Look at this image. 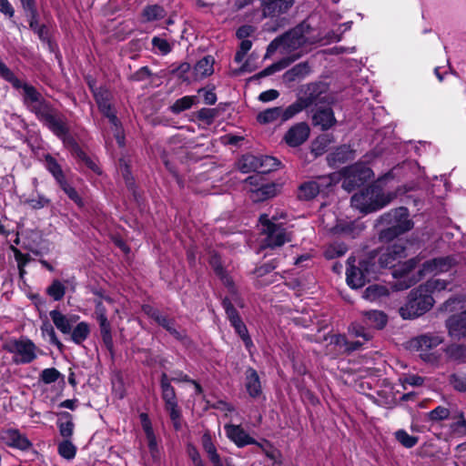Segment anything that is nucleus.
Returning a JSON list of instances; mask_svg holds the SVG:
<instances>
[{"mask_svg": "<svg viewBox=\"0 0 466 466\" xmlns=\"http://www.w3.org/2000/svg\"><path fill=\"white\" fill-rule=\"evenodd\" d=\"M421 259L422 258L420 256L412 258L401 263L393 271V278L396 279L391 286L393 290L407 289L420 281L424 276L447 272L456 264L455 258L451 256L435 258L423 262L421 268L417 273H413V270L421 262Z\"/></svg>", "mask_w": 466, "mask_h": 466, "instance_id": "obj_1", "label": "nucleus"}, {"mask_svg": "<svg viewBox=\"0 0 466 466\" xmlns=\"http://www.w3.org/2000/svg\"><path fill=\"white\" fill-rule=\"evenodd\" d=\"M328 86L322 82L308 84L301 97L313 113L312 116H334L331 96L328 94Z\"/></svg>", "mask_w": 466, "mask_h": 466, "instance_id": "obj_2", "label": "nucleus"}, {"mask_svg": "<svg viewBox=\"0 0 466 466\" xmlns=\"http://www.w3.org/2000/svg\"><path fill=\"white\" fill-rule=\"evenodd\" d=\"M391 199L390 194H384L379 187L371 186L354 194L351 197V205L361 212L370 213L382 208Z\"/></svg>", "mask_w": 466, "mask_h": 466, "instance_id": "obj_3", "label": "nucleus"}, {"mask_svg": "<svg viewBox=\"0 0 466 466\" xmlns=\"http://www.w3.org/2000/svg\"><path fill=\"white\" fill-rule=\"evenodd\" d=\"M433 305L434 299L432 296L425 293L419 286L410 292L407 302L400 308L399 312L404 319H411L423 315Z\"/></svg>", "mask_w": 466, "mask_h": 466, "instance_id": "obj_4", "label": "nucleus"}, {"mask_svg": "<svg viewBox=\"0 0 466 466\" xmlns=\"http://www.w3.org/2000/svg\"><path fill=\"white\" fill-rule=\"evenodd\" d=\"M380 221L389 226L380 234L381 238L387 240H390L409 231L413 226L412 222L409 219L408 209L403 207L384 214L381 216Z\"/></svg>", "mask_w": 466, "mask_h": 466, "instance_id": "obj_5", "label": "nucleus"}, {"mask_svg": "<svg viewBox=\"0 0 466 466\" xmlns=\"http://www.w3.org/2000/svg\"><path fill=\"white\" fill-rule=\"evenodd\" d=\"M3 348L12 354V361L16 365L32 363L37 358L38 348L25 337L9 339Z\"/></svg>", "mask_w": 466, "mask_h": 466, "instance_id": "obj_6", "label": "nucleus"}, {"mask_svg": "<svg viewBox=\"0 0 466 466\" xmlns=\"http://www.w3.org/2000/svg\"><path fill=\"white\" fill-rule=\"evenodd\" d=\"M45 125L59 138L62 139L66 147L71 148L81 159H83L86 166L96 173H99L98 167L86 156V154L79 148L75 139L70 136L68 128L62 118H44Z\"/></svg>", "mask_w": 466, "mask_h": 466, "instance_id": "obj_7", "label": "nucleus"}, {"mask_svg": "<svg viewBox=\"0 0 466 466\" xmlns=\"http://www.w3.org/2000/svg\"><path fill=\"white\" fill-rule=\"evenodd\" d=\"M310 26L305 22L298 25L289 32L280 35L282 41V52L289 53L299 49L307 44H313L315 40L309 35Z\"/></svg>", "mask_w": 466, "mask_h": 466, "instance_id": "obj_8", "label": "nucleus"}, {"mask_svg": "<svg viewBox=\"0 0 466 466\" xmlns=\"http://www.w3.org/2000/svg\"><path fill=\"white\" fill-rule=\"evenodd\" d=\"M261 231L266 235L265 246L269 248L280 247L291 240L290 234L279 224L268 219V215H261L259 218Z\"/></svg>", "mask_w": 466, "mask_h": 466, "instance_id": "obj_9", "label": "nucleus"}, {"mask_svg": "<svg viewBox=\"0 0 466 466\" xmlns=\"http://www.w3.org/2000/svg\"><path fill=\"white\" fill-rule=\"evenodd\" d=\"M341 174L342 187L350 192L368 181L372 176V170L364 164H355L343 168Z\"/></svg>", "mask_w": 466, "mask_h": 466, "instance_id": "obj_10", "label": "nucleus"}, {"mask_svg": "<svg viewBox=\"0 0 466 466\" xmlns=\"http://www.w3.org/2000/svg\"><path fill=\"white\" fill-rule=\"evenodd\" d=\"M24 100L36 116H55L42 95L31 85L22 83Z\"/></svg>", "mask_w": 466, "mask_h": 466, "instance_id": "obj_11", "label": "nucleus"}, {"mask_svg": "<svg viewBox=\"0 0 466 466\" xmlns=\"http://www.w3.org/2000/svg\"><path fill=\"white\" fill-rule=\"evenodd\" d=\"M407 257L406 248L403 243L396 242L386 248L379 258V263L384 268H394L392 272L398 268L400 259Z\"/></svg>", "mask_w": 466, "mask_h": 466, "instance_id": "obj_12", "label": "nucleus"}, {"mask_svg": "<svg viewBox=\"0 0 466 466\" xmlns=\"http://www.w3.org/2000/svg\"><path fill=\"white\" fill-rule=\"evenodd\" d=\"M161 397L165 402V408L169 416L177 417V399L174 387L171 385V380L163 372L160 376Z\"/></svg>", "mask_w": 466, "mask_h": 466, "instance_id": "obj_13", "label": "nucleus"}, {"mask_svg": "<svg viewBox=\"0 0 466 466\" xmlns=\"http://www.w3.org/2000/svg\"><path fill=\"white\" fill-rule=\"evenodd\" d=\"M330 184L331 178L329 177H320L318 180L305 182L299 188V198L302 200H310L318 196L321 187H329Z\"/></svg>", "mask_w": 466, "mask_h": 466, "instance_id": "obj_14", "label": "nucleus"}, {"mask_svg": "<svg viewBox=\"0 0 466 466\" xmlns=\"http://www.w3.org/2000/svg\"><path fill=\"white\" fill-rule=\"evenodd\" d=\"M49 315L56 328L66 335L71 332L74 324L79 319L77 315H65L56 309L51 310Z\"/></svg>", "mask_w": 466, "mask_h": 466, "instance_id": "obj_15", "label": "nucleus"}, {"mask_svg": "<svg viewBox=\"0 0 466 466\" xmlns=\"http://www.w3.org/2000/svg\"><path fill=\"white\" fill-rule=\"evenodd\" d=\"M449 334L455 339L466 337V309L461 314L450 317L446 321Z\"/></svg>", "mask_w": 466, "mask_h": 466, "instance_id": "obj_16", "label": "nucleus"}, {"mask_svg": "<svg viewBox=\"0 0 466 466\" xmlns=\"http://www.w3.org/2000/svg\"><path fill=\"white\" fill-rule=\"evenodd\" d=\"M309 135V127L305 123L292 127L285 135L284 139L290 147H298L304 143Z\"/></svg>", "mask_w": 466, "mask_h": 466, "instance_id": "obj_17", "label": "nucleus"}, {"mask_svg": "<svg viewBox=\"0 0 466 466\" xmlns=\"http://www.w3.org/2000/svg\"><path fill=\"white\" fill-rule=\"evenodd\" d=\"M225 431L237 446L244 447L249 444H256L257 441L250 437L239 425L228 424L225 426Z\"/></svg>", "mask_w": 466, "mask_h": 466, "instance_id": "obj_18", "label": "nucleus"}, {"mask_svg": "<svg viewBox=\"0 0 466 466\" xmlns=\"http://www.w3.org/2000/svg\"><path fill=\"white\" fill-rule=\"evenodd\" d=\"M147 314L150 315V317L158 325L167 329L175 339L182 340L185 338V334L176 329L174 319H169L167 316L161 314L159 311L152 309L147 311Z\"/></svg>", "mask_w": 466, "mask_h": 466, "instance_id": "obj_19", "label": "nucleus"}, {"mask_svg": "<svg viewBox=\"0 0 466 466\" xmlns=\"http://www.w3.org/2000/svg\"><path fill=\"white\" fill-rule=\"evenodd\" d=\"M443 339L435 333H427L420 335L411 340L412 347L419 350H428L436 348L441 344Z\"/></svg>", "mask_w": 466, "mask_h": 466, "instance_id": "obj_20", "label": "nucleus"}, {"mask_svg": "<svg viewBox=\"0 0 466 466\" xmlns=\"http://www.w3.org/2000/svg\"><path fill=\"white\" fill-rule=\"evenodd\" d=\"M245 387L251 398H258L262 393L259 376L253 368H248L245 372Z\"/></svg>", "mask_w": 466, "mask_h": 466, "instance_id": "obj_21", "label": "nucleus"}, {"mask_svg": "<svg viewBox=\"0 0 466 466\" xmlns=\"http://www.w3.org/2000/svg\"><path fill=\"white\" fill-rule=\"evenodd\" d=\"M214 57L211 56H206L198 61L193 70L195 80H200L212 75L214 72Z\"/></svg>", "mask_w": 466, "mask_h": 466, "instance_id": "obj_22", "label": "nucleus"}, {"mask_svg": "<svg viewBox=\"0 0 466 466\" xmlns=\"http://www.w3.org/2000/svg\"><path fill=\"white\" fill-rule=\"evenodd\" d=\"M277 194V186L274 183L261 185L259 187L248 189V197L253 202L264 201Z\"/></svg>", "mask_w": 466, "mask_h": 466, "instance_id": "obj_23", "label": "nucleus"}, {"mask_svg": "<svg viewBox=\"0 0 466 466\" xmlns=\"http://www.w3.org/2000/svg\"><path fill=\"white\" fill-rule=\"evenodd\" d=\"M362 321L370 329H381L387 323V316L380 310H369L363 313Z\"/></svg>", "mask_w": 466, "mask_h": 466, "instance_id": "obj_24", "label": "nucleus"}, {"mask_svg": "<svg viewBox=\"0 0 466 466\" xmlns=\"http://www.w3.org/2000/svg\"><path fill=\"white\" fill-rule=\"evenodd\" d=\"M310 72L308 62H301L286 71L283 75L285 83H292L306 77Z\"/></svg>", "mask_w": 466, "mask_h": 466, "instance_id": "obj_25", "label": "nucleus"}, {"mask_svg": "<svg viewBox=\"0 0 466 466\" xmlns=\"http://www.w3.org/2000/svg\"><path fill=\"white\" fill-rule=\"evenodd\" d=\"M201 442L203 450L207 453L213 466H224V461L221 460L219 454L218 453L217 448L213 443L209 433L203 434Z\"/></svg>", "mask_w": 466, "mask_h": 466, "instance_id": "obj_26", "label": "nucleus"}, {"mask_svg": "<svg viewBox=\"0 0 466 466\" xmlns=\"http://www.w3.org/2000/svg\"><path fill=\"white\" fill-rule=\"evenodd\" d=\"M6 444L20 450H26L30 447V441L15 430L6 431L3 435Z\"/></svg>", "mask_w": 466, "mask_h": 466, "instance_id": "obj_27", "label": "nucleus"}, {"mask_svg": "<svg viewBox=\"0 0 466 466\" xmlns=\"http://www.w3.org/2000/svg\"><path fill=\"white\" fill-rule=\"evenodd\" d=\"M57 427L59 429L60 435L65 438V440L70 439L73 435L75 428L72 415L67 411L59 413Z\"/></svg>", "mask_w": 466, "mask_h": 466, "instance_id": "obj_28", "label": "nucleus"}, {"mask_svg": "<svg viewBox=\"0 0 466 466\" xmlns=\"http://www.w3.org/2000/svg\"><path fill=\"white\" fill-rule=\"evenodd\" d=\"M167 15L166 10L159 5H147L141 13L142 21L151 23L163 19Z\"/></svg>", "mask_w": 466, "mask_h": 466, "instance_id": "obj_29", "label": "nucleus"}, {"mask_svg": "<svg viewBox=\"0 0 466 466\" xmlns=\"http://www.w3.org/2000/svg\"><path fill=\"white\" fill-rule=\"evenodd\" d=\"M300 56H287L279 61L273 63L272 65L267 66L262 71H260L257 76L258 77H265L271 76L275 74L276 72L281 71L284 68L288 67L291 63H293L295 60H297Z\"/></svg>", "mask_w": 466, "mask_h": 466, "instance_id": "obj_30", "label": "nucleus"}, {"mask_svg": "<svg viewBox=\"0 0 466 466\" xmlns=\"http://www.w3.org/2000/svg\"><path fill=\"white\" fill-rule=\"evenodd\" d=\"M94 96L104 116H115L111 111L110 94L106 89H96Z\"/></svg>", "mask_w": 466, "mask_h": 466, "instance_id": "obj_31", "label": "nucleus"}, {"mask_svg": "<svg viewBox=\"0 0 466 466\" xmlns=\"http://www.w3.org/2000/svg\"><path fill=\"white\" fill-rule=\"evenodd\" d=\"M347 282L353 289H359L365 285L367 276L359 268L354 266L350 267L346 272Z\"/></svg>", "mask_w": 466, "mask_h": 466, "instance_id": "obj_32", "label": "nucleus"}, {"mask_svg": "<svg viewBox=\"0 0 466 466\" xmlns=\"http://www.w3.org/2000/svg\"><path fill=\"white\" fill-rule=\"evenodd\" d=\"M90 331V325L86 321H81L72 328L68 335L74 343L81 345L88 338Z\"/></svg>", "mask_w": 466, "mask_h": 466, "instance_id": "obj_33", "label": "nucleus"}, {"mask_svg": "<svg viewBox=\"0 0 466 466\" xmlns=\"http://www.w3.org/2000/svg\"><path fill=\"white\" fill-rule=\"evenodd\" d=\"M294 4V0H273L267 9H264L265 16H276L286 13Z\"/></svg>", "mask_w": 466, "mask_h": 466, "instance_id": "obj_34", "label": "nucleus"}, {"mask_svg": "<svg viewBox=\"0 0 466 466\" xmlns=\"http://www.w3.org/2000/svg\"><path fill=\"white\" fill-rule=\"evenodd\" d=\"M353 159V151L348 146H341L328 156L330 164L336 165Z\"/></svg>", "mask_w": 466, "mask_h": 466, "instance_id": "obj_35", "label": "nucleus"}, {"mask_svg": "<svg viewBox=\"0 0 466 466\" xmlns=\"http://www.w3.org/2000/svg\"><path fill=\"white\" fill-rule=\"evenodd\" d=\"M452 422L450 424V430L458 436H466V419L462 411H456L451 414Z\"/></svg>", "mask_w": 466, "mask_h": 466, "instance_id": "obj_36", "label": "nucleus"}, {"mask_svg": "<svg viewBox=\"0 0 466 466\" xmlns=\"http://www.w3.org/2000/svg\"><path fill=\"white\" fill-rule=\"evenodd\" d=\"M96 320L98 321L99 324L102 340L106 348L112 352L114 348V342L111 332V324L108 321L107 318H103Z\"/></svg>", "mask_w": 466, "mask_h": 466, "instance_id": "obj_37", "label": "nucleus"}, {"mask_svg": "<svg viewBox=\"0 0 466 466\" xmlns=\"http://www.w3.org/2000/svg\"><path fill=\"white\" fill-rule=\"evenodd\" d=\"M259 157L245 155L238 161V168L242 173L258 172Z\"/></svg>", "mask_w": 466, "mask_h": 466, "instance_id": "obj_38", "label": "nucleus"}, {"mask_svg": "<svg viewBox=\"0 0 466 466\" xmlns=\"http://www.w3.org/2000/svg\"><path fill=\"white\" fill-rule=\"evenodd\" d=\"M190 69L191 66L187 62H182L178 65L173 64L170 66L169 74L177 76L181 82L189 83Z\"/></svg>", "mask_w": 466, "mask_h": 466, "instance_id": "obj_39", "label": "nucleus"}, {"mask_svg": "<svg viewBox=\"0 0 466 466\" xmlns=\"http://www.w3.org/2000/svg\"><path fill=\"white\" fill-rule=\"evenodd\" d=\"M450 284L449 281L440 279H431L427 280L424 284L420 285L422 290L425 293H428L432 296L435 292H441L445 290Z\"/></svg>", "mask_w": 466, "mask_h": 466, "instance_id": "obj_40", "label": "nucleus"}, {"mask_svg": "<svg viewBox=\"0 0 466 466\" xmlns=\"http://www.w3.org/2000/svg\"><path fill=\"white\" fill-rule=\"evenodd\" d=\"M46 167L47 170L53 175V177H55V179L56 180V182L58 184H60L66 180V177L64 175V172H63L60 165L50 155H47L46 157Z\"/></svg>", "mask_w": 466, "mask_h": 466, "instance_id": "obj_41", "label": "nucleus"}, {"mask_svg": "<svg viewBox=\"0 0 466 466\" xmlns=\"http://www.w3.org/2000/svg\"><path fill=\"white\" fill-rule=\"evenodd\" d=\"M389 295V289L387 287L383 285H370L369 286L365 291L363 297L369 300H376L382 297H386Z\"/></svg>", "mask_w": 466, "mask_h": 466, "instance_id": "obj_42", "label": "nucleus"}, {"mask_svg": "<svg viewBox=\"0 0 466 466\" xmlns=\"http://www.w3.org/2000/svg\"><path fill=\"white\" fill-rule=\"evenodd\" d=\"M198 101V96H186L179 99H177L172 106L171 111L174 114H179L184 110L190 108L193 105H195Z\"/></svg>", "mask_w": 466, "mask_h": 466, "instance_id": "obj_43", "label": "nucleus"}, {"mask_svg": "<svg viewBox=\"0 0 466 466\" xmlns=\"http://www.w3.org/2000/svg\"><path fill=\"white\" fill-rule=\"evenodd\" d=\"M209 264L213 268L215 273L217 276L220 278V279L223 281V283L226 286H231L232 285V279L227 275L225 269L222 267V263L220 260V258L217 255L211 256L209 259Z\"/></svg>", "mask_w": 466, "mask_h": 466, "instance_id": "obj_44", "label": "nucleus"}, {"mask_svg": "<svg viewBox=\"0 0 466 466\" xmlns=\"http://www.w3.org/2000/svg\"><path fill=\"white\" fill-rule=\"evenodd\" d=\"M279 161L269 156H259L258 160V172L261 175L267 174L275 170L279 166Z\"/></svg>", "mask_w": 466, "mask_h": 466, "instance_id": "obj_45", "label": "nucleus"}, {"mask_svg": "<svg viewBox=\"0 0 466 466\" xmlns=\"http://www.w3.org/2000/svg\"><path fill=\"white\" fill-rule=\"evenodd\" d=\"M0 76L5 80L6 82L10 83L12 86L15 89H20L22 86V81L19 80L14 72L4 63L0 60Z\"/></svg>", "mask_w": 466, "mask_h": 466, "instance_id": "obj_46", "label": "nucleus"}, {"mask_svg": "<svg viewBox=\"0 0 466 466\" xmlns=\"http://www.w3.org/2000/svg\"><path fill=\"white\" fill-rule=\"evenodd\" d=\"M151 44L154 53L161 56H167L173 49V46L167 40L160 36H154L151 40Z\"/></svg>", "mask_w": 466, "mask_h": 466, "instance_id": "obj_47", "label": "nucleus"}, {"mask_svg": "<svg viewBox=\"0 0 466 466\" xmlns=\"http://www.w3.org/2000/svg\"><path fill=\"white\" fill-rule=\"evenodd\" d=\"M57 451L62 458L66 460H72L76 457V447L69 441V439H66L58 444Z\"/></svg>", "mask_w": 466, "mask_h": 466, "instance_id": "obj_48", "label": "nucleus"}, {"mask_svg": "<svg viewBox=\"0 0 466 466\" xmlns=\"http://www.w3.org/2000/svg\"><path fill=\"white\" fill-rule=\"evenodd\" d=\"M330 142H331L330 139L326 135L319 137L312 143L311 153L315 157H319V156L324 154L327 151L328 147L330 144Z\"/></svg>", "mask_w": 466, "mask_h": 466, "instance_id": "obj_49", "label": "nucleus"}, {"mask_svg": "<svg viewBox=\"0 0 466 466\" xmlns=\"http://www.w3.org/2000/svg\"><path fill=\"white\" fill-rule=\"evenodd\" d=\"M396 440L405 448H412L414 447L419 439L416 436L410 435L404 430H399L395 432Z\"/></svg>", "mask_w": 466, "mask_h": 466, "instance_id": "obj_50", "label": "nucleus"}, {"mask_svg": "<svg viewBox=\"0 0 466 466\" xmlns=\"http://www.w3.org/2000/svg\"><path fill=\"white\" fill-rule=\"evenodd\" d=\"M46 293L54 299V300H61L66 293V288L61 281L56 279L47 288Z\"/></svg>", "mask_w": 466, "mask_h": 466, "instance_id": "obj_51", "label": "nucleus"}, {"mask_svg": "<svg viewBox=\"0 0 466 466\" xmlns=\"http://www.w3.org/2000/svg\"><path fill=\"white\" fill-rule=\"evenodd\" d=\"M449 383L459 392H466V375L462 373H452L449 377Z\"/></svg>", "mask_w": 466, "mask_h": 466, "instance_id": "obj_52", "label": "nucleus"}, {"mask_svg": "<svg viewBox=\"0 0 466 466\" xmlns=\"http://www.w3.org/2000/svg\"><path fill=\"white\" fill-rule=\"evenodd\" d=\"M304 109H309L306 102L300 96L297 101L289 105L284 111L282 116H295Z\"/></svg>", "mask_w": 466, "mask_h": 466, "instance_id": "obj_53", "label": "nucleus"}, {"mask_svg": "<svg viewBox=\"0 0 466 466\" xmlns=\"http://www.w3.org/2000/svg\"><path fill=\"white\" fill-rule=\"evenodd\" d=\"M446 352L454 360H466V347L463 345H451L447 348Z\"/></svg>", "mask_w": 466, "mask_h": 466, "instance_id": "obj_54", "label": "nucleus"}, {"mask_svg": "<svg viewBox=\"0 0 466 466\" xmlns=\"http://www.w3.org/2000/svg\"><path fill=\"white\" fill-rule=\"evenodd\" d=\"M451 416L450 410L443 406H438L428 413V418L431 421H441Z\"/></svg>", "mask_w": 466, "mask_h": 466, "instance_id": "obj_55", "label": "nucleus"}, {"mask_svg": "<svg viewBox=\"0 0 466 466\" xmlns=\"http://www.w3.org/2000/svg\"><path fill=\"white\" fill-rule=\"evenodd\" d=\"M62 190L67 195V197L74 201L78 207H84V201L76 192V190L70 186L66 180L59 184Z\"/></svg>", "mask_w": 466, "mask_h": 466, "instance_id": "obj_56", "label": "nucleus"}, {"mask_svg": "<svg viewBox=\"0 0 466 466\" xmlns=\"http://www.w3.org/2000/svg\"><path fill=\"white\" fill-rule=\"evenodd\" d=\"M41 331L44 336H47L49 338V342L55 346H56L59 350H62L64 345L58 339L56 331L53 326L49 323H44L41 327Z\"/></svg>", "mask_w": 466, "mask_h": 466, "instance_id": "obj_57", "label": "nucleus"}, {"mask_svg": "<svg viewBox=\"0 0 466 466\" xmlns=\"http://www.w3.org/2000/svg\"><path fill=\"white\" fill-rule=\"evenodd\" d=\"M25 204L33 209H41L50 204V199L44 195H37L27 198Z\"/></svg>", "mask_w": 466, "mask_h": 466, "instance_id": "obj_58", "label": "nucleus"}, {"mask_svg": "<svg viewBox=\"0 0 466 466\" xmlns=\"http://www.w3.org/2000/svg\"><path fill=\"white\" fill-rule=\"evenodd\" d=\"M61 373L56 368H48L42 370L40 374V380L46 384H51L56 382Z\"/></svg>", "mask_w": 466, "mask_h": 466, "instance_id": "obj_59", "label": "nucleus"}, {"mask_svg": "<svg viewBox=\"0 0 466 466\" xmlns=\"http://www.w3.org/2000/svg\"><path fill=\"white\" fill-rule=\"evenodd\" d=\"M245 188L248 192V189H252V187H259L261 185H268V183L265 181L263 175L256 173L245 179Z\"/></svg>", "mask_w": 466, "mask_h": 466, "instance_id": "obj_60", "label": "nucleus"}, {"mask_svg": "<svg viewBox=\"0 0 466 466\" xmlns=\"http://www.w3.org/2000/svg\"><path fill=\"white\" fill-rule=\"evenodd\" d=\"M350 331L356 337H361L364 341H368L372 338V334L370 330L360 324L353 323L350 327Z\"/></svg>", "mask_w": 466, "mask_h": 466, "instance_id": "obj_61", "label": "nucleus"}, {"mask_svg": "<svg viewBox=\"0 0 466 466\" xmlns=\"http://www.w3.org/2000/svg\"><path fill=\"white\" fill-rule=\"evenodd\" d=\"M236 332L242 339L246 348L249 350L253 346V342L248 335V329L244 323L238 324V326L234 328Z\"/></svg>", "mask_w": 466, "mask_h": 466, "instance_id": "obj_62", "label": "nucleus"}, {"mask_svg": "<svg viewBox=\"0 0 466 466\" xmlns=\"http://www.w3.org/2000/svg\"><path fill=\"white\" fill-rule=\"evenodd\" d=\"M312 120L313 127L321 131L328 130L336 124V118H312Z\"/></svg>", "mask_w": 466, "mask_h": 466, "instance_id": "obj_63", "label": "nucleus"}, {"mask_svg": "<svg viewBox=\"0 0 466 466\" xmlns=\"http://www.w3.org/2000/svg\"><path fill=\"white\" fill-rule=\"evenodd\" d=\"M152 76L148 66H145L137 70L131 76V79L137 82L145 81Z\"/></svg>", "mask_w": 466, "mask_h": 466, "instance_id": "obj_64", "label": "nucleus"}]
</instances>
